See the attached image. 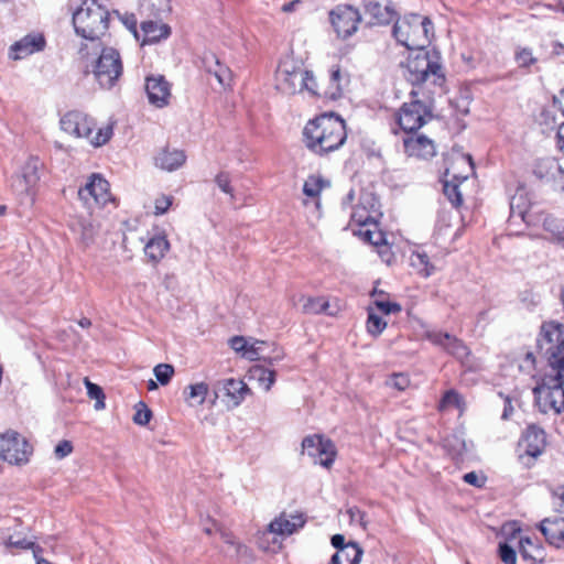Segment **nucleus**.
<instances>
[{
	"label": "nucleus",
	"instance_id": "nucleus-18",
	"mask_svg": "<svg viewBox=\"0 0 564 564\" xmlns=\"http://www.w3.org/2000/svg\"><path fill=\"white\" fill-rule=\"evenodd\" d=\"M544 446V431L536 425L528 426L519 442V449L523 454L535 458L542 454Z\"/></svg>",
	"mask_w": 564,
	"mask_h": 564
},
{
	"label": "nucleus",
	"instance_id": "nucleus-5",
	"mask_svg": "<svg viewBox=\"0 0 564 564\" xmlns=\"http://www.w3.org/2000/svg\"><path fill=\"white\" fill-rule=\"evenodd\" d=\"M393 36L406 48L421 51L431 43L434 28L427 17L411 13L395 21Z\"/></svg>",
	"mask_w": 564,
	"mask_h": 564
},
{
	"label": "nucleus",
	"instance_id": "nucleus-42",
	"mask_svg": "<svg viewBox=\"0 0 564 564\" xmlns=\"http://www.w3.org/2000/svg\"><path fill=\"white\" fill-rule=\"evenodd\" d=\"M445 448L457 460H463L467 453V443L458 435H453L445 440Z\"/></svg>",
	"mask_w": 564,
	"mask_h": 564
},
{
	"label": "nucleus",
	"instance_id": "nucleus-9",
	"mask_svg": "<svg viewBox=\"0 0 564 564\" xmlns=\"http://www.w3.org/2000/svg\"><path fill=\"white\" fill-rule=\"evenodd\" d=\"M32 447L28 441L14 431L0 435V457L12 465H23L29 462Z\"/></svg>",
	"mask_w": 564,
	"mask_h": 564
},
{
	"label": "nucleus",
	"instance_id": "nucleus-45",
	"mask_svg": "<svg viewBox=\"0 0 564 564\" xmlns=\"http://www.w3.org/2000/svg\"><path fill=\"white\" fill-rule=\"evenodd\" d=\"M84 383L86 386L88 397L96 401L94 408L97 411L104 410L105 409V393H104L102 389L98 384L89 381L88 378L84 379Z\"/></svg>",
	"mask_w": 564,
	"mask_h": 564
},
{
	"label": "nucleus",
	"instance_id": "nucleus-19",
	"mask_svg": "<svg viewBox=\"0 0 564 564\" xmlns=\"http://www.w3.org/2000/svg\"><path fill=\"white\" fill-rule=\"evenodd\" d=\"M427 338L432 344L442 347L459 360H464L469 355L468 347L460 339L447 333L431 332L427 334Z\"/></svg>",
	"mask_w": 564,
	"mask_h": 564
},
{
	"label": "nucleus",
	"instance_id": "nucleus-50",
	"mask_svg": "<svg viewBox=\"0 0 564 564\" xmlns=\"http://www.w3.org/2000/svg\"><path fill=\"white\" fill-rule=\"evenodd\" d=\"M152 417L151 410L143 402L137 404V410L133 415V422L138 425H147Z\"/></svg>",
	"mask_w": 564,
	"mask_h": 564
},
{
	"label": "nucleus",
	"instance_id": "nucleus-51",
	"mask_svg": "<svg viewBox=\"0 0 564 564\" xmlns=\"http://www.w3.org/2000/svg\"><path fill=\"white\" fill-rule=\"evenodd\" d=\"M444 194L448 198V200L452 203L454 207H458L463 203L462 194L458 189L457 184H452L449 182H445L444 184Z\"/></svg>",
	"mask_w": 564,
	"mask_h": 564
},
{
	"label": "nucleus",
	"instance_id": "nucleus-29",
	"mask_svg": "<svg viewBox=\"0 0 564 564\" xmlns=\"http://www.w3.org/2000/svg\"><path fill=\"white\" fill-rule=\"evenodd\" d=\"M185 161L186 155L181 150H163L155 158L156 166L169 172L180 169Z\"/></svg>",
	"mask_w": 564,
	"mask_h": 564
},
{
	"label": "nucleus",
	"instance_id": "nucleus-31",
	"mask_svg": "<svg viewBox=\"0 0 564 564\" xmlns=\"http://www.w3.org/2000/svg\"><path fill=\"white\" fill-rule=\"evenodd\" d=\"M141 31L143 33L142 44H149L165 39L170 34V28L160 22L144 21L141 23Z\"/></svg>",
	"mask_w": 564,
	"mask_h": 564
},
{
	"label": "nucleus",
	"instance_id": "nucleus-20",
	"mask_svg": "<svg viewBox=\"0 0 564 564\" xmlns=\"http://www.w3.org/2000/svg\"><path fill=\"white\" fill-rule=\"evenodd\" d=\"M145 90L150 104L158 108H162L169 104L171 97V87L166 79L159 76H151L147 78Z\"/></svg>",
	"mask_w": 564,
	"mask_h": 564
},
{
	"label": "nucleus",
	"instance_id": "nucleus-16",
	"mask_svg": "<svg viewBox=\"0 0 564 564\" xmlns=\"http://www.w3.org/2000/svg\"><path fill=\"white\" fill-rule=\"evenodd\" d=\"M249 392L250 389L242 380L234 378L223 379L214 384V401L221 394L228 399L232 406H238Z\"/></svg>",
	"mask_w": 564,
	"mask_h": 564
},
{
	"label": "nucleus",
	"instance_id": "nucleus-34",
	"mask_svg": "<svg viewBox=\"0 0 564 564\" xmlns=\"http://www.w3.org/2000/svg\"><path fill=\"white\" fill-rule=\"evenodd\" d=\"M70 229L75 234L79 235L80 240L85 245H88L93 240V238L96 234V225L94 224V221L90 218H86V217L76 218L70 224Z\"/></svg>",
	"mask_w": 564,
	"mask_h": 564
},
{
	"label": "nucleus",
	"instance_id": "nucleus-55",
	"mask_svg": "<svg viewBox=\"0 0 564 564\" xmlns=\"http://www.w3.org/2000/svg\"><path fill=\"white\" fill-rule=\"evenodd\" d=\"M33 543H34L33 541H30L25 538L14 539L13 535H10L4 540V545L7 549L17 547V549H22V550H28V549L33 547Z\"/></svg>",
	"mask_w": 564,
	"mask_h": 564
},
{
	"label": "nucleus",
	"instance_id": "nucleus-28",
	"mask_svg": "<svg viewBox=\"0 0 564 564\" xmlns=\"http://www.w3.org/2000/svg\"><path fill=\"white\" fill-rule=\"evenodd\" d=\"M364 554L362 549L356 542H349L346 547L336 551L328 564H359Z\"/></svg>",
	"mask_w": 564,
	"mask_h": 564
},
{
	"label": "nucleus",
	"instance_id": "nucleus-13",
	"mask_svg": "<svg viewBox=\"0 0 564 564\" xmlns=\"http://www.w3.org/2000/svg\"><path fill=\"white\" fill-rule=\"evenodd\" d=\"M304 78V68L290 61L282 62L275 73V88L288 96L302 93Z\"/></svg>",
	"mask_w": 564,
	"mask_h": 564
},
{
	"label": "nucleus",
	"instance_id": "nucleus-39",
	"mask_svg": "<svg viewBox=\"0 0 564 564\" xmlns=\"http://www.w3.org/2000/svg\"><path fill=\"white\" fill-rule=\"evenodd\" d=\"M343 83H347L345 77L343 76L339 68H333L329 76V86L324 91V95L326 97H329L332 99H337L341 96L344 85Z\"/></svg>",
	"mask_w": 564,
	"mask_h": 564
},
{
	"label": "nucleus",
	"instance_id": "nucleus-57",
	"mask_svg": "<svg viewBox=\"0 0 564 564\" xmlns=\"http://www.w3.org/2000/svg\"><path fill=\"white\" fill-rule=\"evenodd\" d=\"M173 197L167 195H161L154 202L155 215H163L167 212L172 205Z\"/></svg>",
	"mask_w": 564,
	"mask_h": 564
},
{
	"label": "nucleus",
	"instance_id": "nucleus-38",
	"mask_svg": "<svg viewBox=\"0 0 564 564\" xmlns=\"http://www.w3.org/2000/svg\"><path fill=\"white\" fill-rule=\"evenodd\" d=\"M410 263L424 278L432 275L435 270L434 265L430 262L429 256L423 251L412 252Z\"/></svg>",
	"mask_w": 564,
	"mask_h": 564
},
{
	"label": "nucleus",
	"instance_id": "nucleus-47",
	"mask_svg": "<svg viewBox=\"0 0 564 564\" xmlns=\"http://www.w3.org/2000/svg\"><path fill=\"white\" fill-rule=\"evenodd\" d=\"M387 327V322L377 315L371 308L368 310L367 330L373 336L380 335Z\"/></svg>",
	"mask_w": 564,
	"mask_h": 564
},
{
	"label": "nucleus",
	"instance_id": "nucleus-25",
	"mask_svg": "<svg viewBox=\"0 0 564 564\" xmlns=\"http://www.w3.org/2000/svg\"><path fill=\"white\" fill-rule=\"evenodd\" d=\"M218 533L220 534L221 540L228 546L226 551L227 556L236 557V558H250L251 552L247 545L241 543L236 539L232 532L218 528Z\"/></svg>",
	"mask_w": 564,
	"mask_h": 564
},
{
	"label": "nucleus",
	"instance_id": "nucleus-53",
	"mask_svg": "<svg viewBox=\"0 0 564 564\" xmlns=\"http://www.w3.org/2000/svg\"><path fill=\"white\" fill-rule=\"evenodd\" d=\"M375 306L384 314H392V313H399L401 312L402 307L397 302H390V301H380L379 299L373 300Z\"/></svg>",
	"mask_w": 564,
	"mask_h": 564
},
{
	"label": "nucleus",
	"instance_id": "nucleus-33",
	"mask_svg": "<svg viewBox=\"0 0 564 564\" xmlns=\"http://www.w3.org/2000/svg\"><path fill=\"white\" fill-rule=\"evenodd\" d=\"M209 392V386L206 382H196L187 386L184 391V400L189 406L203 405Z\"/></svg>",
	"mask_w": 564,
	"mask_h": 564
},
{
	"label": "nucleus",
	"instance_id": "nucleus-3",
	"mask_svg": "<svg viewBox=\"0 0 564 564\" xmlns=\"http://www.w3.org/2000/svg\"><path fill=\"white\" fill-rule=\"evenodd\" d=\"M79 54L87 59L90 55H95L86 66L101 88H112L122 76L123 64L118 50L101 46V43L97 50H94L93 45L85 43L80 46Z\"/></svg>",
	"mask_w": 564,
	"mask_h": 564
},
{
	"label": "nucleus",
	"instance_id": "nucleus-14",
	"mask_svg": "<svg viewBox=\"0 0 564 564\" xmlns=\"http://www.w3.org/2000/svg\"><path fill=\"white\" fill-rule=\"evenodd\" d=\"M330 22L337 35L346 39L357 31L360 14L351 6H337L330 12Z\"/></svg>",
	"mask_w": 564,
	"mask_h": 564
},
{
	"label": "nucleus",
	"instance_id": "nucleus-4",
	"mask_svg": "<svg viewBox=\"0 0 564 564\" xmlns=\"http://www.w3.org/2000/svg\"><path fill=\"white\" fill-rule=\"evenodd\" d=\"M73 24L75 32L97 50L108 30L109 12L97 0H84L73 13Z\"/></svg>",
	"mask_w": 564,
	"mask_h": 564
},
{
	"label": "nucleus",
	"instance_id": "nucleus-49",
	"mask_svg": "<svg viewBox=\"0 0 564 564\" xmlns=\"http://www.w3.org/2000/svg\"><path fill=\"white\" fill-rule=\"evenodd\" d=\"M386 384L390 388L397 389L398 391H404L410 386V378L408 375L402 372L393 373L386 381Z\"/></svg>",
	"mask_w": 564,
	"mask_h": 564
},
{
	"label": "nucleus",
	"instance_id": "nucleus-21",
	"mask_svg": "<svg viewBox=\"0 0 564 564\" xmlns=\"http://www.w3.org/2000/svg\"><path fill=\"white\" fill-rule=\"evenodd\" d=\"M324 187V181L319 176L311 175L307 177L303 185V193L305 196L311 198V200H304L305 207L311 210L315 218H321V200L319 194Z\"/></svg>",
	"mask_w": 564,
	"mask_h": 564
},
{
	"label": "nucleus",
	"instance_id": "nucleus-10",
	"mask_svg": "<svg viewBox=\"0 0 564 564\" xmlns=\"http://www.w3.org/2000/svg\"><path fill=\"white\" fill-rule=\"evenodd\" d=\"M432 118L430 108L421 100L404 102L397 113V122L404 132H414Z\"/></svg>",
	"mask_w": 564,
	"mask_h": 564
},
{
	"label": "nucleus",
	"instance_id": "nucleus-8",
	"mask_svg": "<svg viewBox=\"0 0 564 564\" xmlns=\"http://www.w3.org/2000/svg\"><path fill=\"white\" fill-rule=\"evenodd\" d=\"M78 197L90 212L112 200L108 181L98 173L88 176L85 185L78 189Z\"/></svg>",
	"mask_w": 564,
	"mask_h": 564
},
{
	"label": "nucleus",
	"instance_id": "nucleus-64",
	"mask_svg": "<svg viewBox=\"0 0 564 564\" xmlns=\"http://www.w3.org/2000/svg\"><path fill=\"white\" fill-rule=\"evenodd\" d=\"M122 23L126 28L133 33L134 37L139 40V33L137 30V18L134 14H127L122 18Z\"/></svg>",
	"mask_w": 564,
	"mask_h": 564
},
{
	"label": "nucleus",
	"instance_id": "nucleus-24",
	"mask_svg": "<svg viewBox=\"0 0 564 564\" xmlns=\"http://www.w3.org/2000/svg\"><path fill=\"white\" fill-rule=\"evenodd\" d=\"M540 530L549 544L561 547L564 544V519L561 517L546 518L540 524Z\"/></svg>",
	"mask_w": 564,
	"mask_h": 564
},
{
	"label": "nucleus",
	"instance_id": "nucleus-32",
	"mask_svg": "<svg viewBox=\"0 0 564 564\" xmlns=\"http://www.w3.org/2000/svg\"><path fill=\"white\" fill-rule=\"evenodd\" d=\"M170 249V243L165 236H155L151 238L145 247H144V253L149 258V260L153 263L160 262L167 250Z\"/></svg>",
	"mask_w": 564,
	"mask_h": 564
},
{
	"label": "nucleus",
	"instance_id": "nucleus-44",
	"mask_svg": "<svg viewBox=\"0 0 564 564\" xmlns=\"http://www.w3.org/2000/svg\"><path fill=\"white\" fill-rule=\"evenodd\" d=\"M555 172L562 173V167L558 164V162L553 158L543 159L539 163L538 170H536V173L541 177H550V178L555 177Z\"/></svg>",
	"mask_w": 564,
	"mask_h": 564
},
{
	"label": "nucleus",
	"instance_id": "nucleus-63",
	"mask_svg": "<svg viewBox=\"0 0 564 564\" xmlns=\"http://www.w3.org/2000/svg\"><path fill=\"white\" fill-rule=\"evenodd\" d=\"M347 513L349 514L351 523H357L364 529H366V522L364 520L365 513L361 510H359L358 508H350L347 511Z\"/></svg>",
	"mask_w": 564,
	"mask_h": 564
},
{
	"label": "nucleus",
	"instance_id": "nucleus-26",
	"mask_svg": "<svg viewBox=\"0 0 564 564\" xmlns=\"http://www.w3.org/2000/svg\"><path fill=\"white\" fill-rule=\"evenodd\" d=\"M365 9L378 24L389 23L394 15L387 0H365Z\"/></svg>",
	"mask_w": 564,
	"mask_h": 564
},
{
	"label": "nucleus",
	"instance_id": "nucleus-61",
	"mask_svg": "<svg viewBox=\"0 0 564 564\" xmlns=\"http://www.w3.org/2000/svg\"><path fill=\"white\" fill-rule=\"evenodd\" d=\"M248 341L249 339L242 336H235L229 340V345L236 352H241L243 357L245 351L247 350Z\"/></svg>",
	"mask_w": 564,
	"mask_h": 564
},
{
	"label": "nucleus",
	"instance_id": "nucleus-12",
	"mask_svg": "<svg viewBox=\"0 0 564 564\" xmlns=\"http://www.w3.org/2000/svg\"><path fill=\"white\" fill-rule=\"evenodd\" d=\"M43 163L39 158L30 156L21 169L12 183V188L18 195H24L32 204L34 202V194L37 183L40 181V171Z\"/></svg>",
	"mask_w": 564,
	"mask_h": 564
},
{
	"label": "nucleus",
	"instance_id": "nucleus-22",
	"mask_svg": "<svg viewBox=\"0 0 564 564\" xmlns=\"http://www.w3.org/2000/svg\"><path fill=\"white\" fill-rule=\"evenodd\" d=\"M403 145L408 155L419 159H430L436 153L434 142L425 135L405 138Z\"/></svg>",
	"mask_w": 564,
	"mask_h": 564
},
{
	"label": "nucleus",
	"instance_id": "nucleus-1",
	"mask_svg": "<svg viewBox=\"0 0 564 564\" xmlns=\"http://www.w3.org/2000/svg\"><path fill=\"white\" fill-rule=\"evenodd\" d=\"M538 346L547 368L541 383L533 389L536 404L543 413L561 414L564 408V330L556 322L541 327Z\"/></svg>",
	"mask_w": 564,
	"mask_h": 564
},
{
	"label": "nucleus",
	"instance_id": "nucleus-37",
	"mask_svg": "<svg viewBox=\"0 0 564 564\" xmlns=\"http://www.w3.org/2000/svg\"><path fill=\"white\" fill-rule=\"evenodd\" d=\"M249 373L250 378L256 380L264 391H269L275 382V371L263 366H253Z\"/></svg>",
	"mask_w": 564,
	"mask_h": 564
},
{
	"label": "nucleus",
	"instance_id": "nucleus-60",
	"mask_svg": "<svg viewBox=\"0 0 564 564\" xmlns=\"http://www.w3.org/2000/svg\"><path fill=\"white\" fill-rule=\"evenodd\" d=\"M303 90L308 91L311 95H319L317 90V83L313 74L305 69V78L303 84Z\"/></svg>",
	"mask_w": 564,
	"mask_h": 564
},
{
	"label": "nucleus",
	"instance_id": "nucleus-43",
	"mask_svg": "<svg viewBox=\"0 0 564 564\" xmlns=\"http://www.w3.org/2000/svg\"><path fill=\"white\" fill-rule=\"evenodd\" d=\"M452 408H456L459 411L464 410V402L462 395L455 390H448L444 393L440 404V411H446Z\"/></svg>",
	"mask_w": 564,
	"mask_h": 564
},
{
	"label": "nucleus",
	"instance_id": "nucleus-15",
	"mask_svg": "<svg viewBox=\"0 0 564 564\" xmlns=\"http://www.w3.org/2000/svg\"><path fill=\"white\" fill-rule=\"evenodd\" d=\"M46 41L42 33H30L15 41L8 51V56L12 61H21L28 56L42 52Z\"/></svg>",
	"mask_w": 564,
	"mask_h": 564
},
{
	"label": "nucleus",
	"instance_id": "nucleus-48",
	"mask_svg": "<svg viewBox=\"0 0 564 564\" xmlns=\"http://www.w3.org/2000/svg\"><path fill=\"white\" fill-rule=\"evenodd\" d=\"M153 373L159 383L166 386L174 375V367L170 364H159L154 367Z\"/></svg>",
	"mask_w": 564,
	"mask_h": 564
},
{
	"label": "nucleus",
	"instance_id": "nucleus-58",
	"mask_svg": "<svg viewBox=\"0 0 564 564\" xmlns=\"http://www.w3.org/2000/svg\"><path fill=\"white\" fill-rule=\"evenodd\" d=\"M73 452V445L69 441H61L54 448V455L57 459L67 457Z\"/></svg>",
	"mask_w": 564,
	"mask_h": 564
},
{
	"label": "nucleus",
	"instance_id": "nucleus-54",
	"mask_svg": "<svg viewBox=\"0 0 564 564\" xmlns=\"http://www.w3.org/2000/svg\"><path fill=\"white\" fill-rule=\"evenodd\" d=\"M215 183L220 188L221 192L228 194L231 198H234V189L230 185V176L226 172H220L215 177Z\"/></svg>",
	"mask_w": 564,
	"mask_h": 564
},
{
	"label": "nucleus",
	"instance_id": "nucleus-46",
	"mask_svg": "<svg viewBox=\"0 0 564 564\" xmlns=\"http://www.w3.org/2000/svg\"><path fill=\"white\" fill-rule=\"evenodd\" d=\"M543 227L545 231L550 232V237L552 239L557 241L563 239V225L561 219L555 218L552 215H546L543 219Z\"/></svg>",
	"mask_w": 564,
	"mask_h": 564
},
{
	"label": "nucleus",
	"instance_id": "nucleus-7",
	"mask_svg": "<svg viewBox=\"0 0 564 564\" xmlns=\"http://www.w3.org/2000/svg\"><path fill=\"white\" fill-rule=\"evenodd\" d=\"M406 67V78L413 85L426 84L441 87L444 83V75L436 55L421 52L408 61Z\"/></svg>",
	"mask_w": 564,
	"mask_h": 564
},
{
	"label": "nucleus",
	"instance_id": "nucleus-2",
	"mask_svg": "<svg viewBox=\"0 0 564 564\" xmlns=\"http://www.w3.org/2000/svg\"><path fill=\"white\" fill-rule=\"evenodd\" d=\"M307 149L315 154L338 150L347 139L345 121L334 115H323L306 123L303 130Z\"/></svg>",
	"mask_w": 564,
	"mask_h": 564
},
{
	"label": "nucleus",
	"instance_id": "nucleus-35",
	"mask_svg": "<svg viewBox=\"0 0 564 564\" xmlns=\"http://www.w3.org/2000/svg\"><path fill=\"white\" fill-rule=\"evenodd\" d=\"M300 302L302 303V312L304 314L327 313L329 315H334L333 312H327V308L329 307V303L323 296L312 297V296L302 295L300 297Z\"/></svg>",
	"mask_w": 564,
	"mask_h": 564
},
{
	"label": "nucleus",
	"instance_id": "nucleus-62",
	"mask_svg": "<svg viewBox=\"0 0 564 564\" xmlns=\"http://www.w3.org/2000/svg\"><path fill=\"white\" fill-rule=\"evenodd\" d=\"M521 198H522V196L512 197V199L510 202L511 217L512 218L520 217L521 219L525 220L527 210L524 208H520L519 204L517 203Z\"/></svg>",
	"mask_w": 564,
	"mask_h": 564
},
{
	"label": "nucleus",
	"instance_id": "nucleus-23",
	"mask_svg": "<svg viewBox=\"0 0 564 564\" xmlns=\"http://www.w3.org/2000/svg\"><path fill=\"white\" fill-rule=\"evenodd\" d=\"M378 215L377 203L370 195L364 196V202L354 207L351 220L365 228L376 223Z\"/></svg>",
	"mask_w": 564,
	"mask_h": 564
},
{
	"label": "nucleus",
	"instance_id": "nucleus-27",
	"mask_svg": "<svg viewBox=\"0 0 564 564\" xmlns=\"http://www.w3.org/2000/svg\"><path fill=\"white\" fill-rule=\"evenodd\" d=\"M474 171V163L469 154L458 155L446 169V176H452L455 181H465Z\"/></svg>",
	"mask_w": 564,
	"mask_h": 564
},
{
	"label": "nucleus",
	"instance_id": "nucleus-41",
	"mask_svg": "<svg viewBox=\"0 0 564 564\" xmlns=\"http://www.w3.org/2000/svg\"><path fill=\"white\" fill-rule=\"evenodd\" d=\"M517 540V531L513 530L511 536L506 542L499 543V557L505 564H517V553L513 546Z\"/></svg>",
	"mask_w": 564,
	"mask_h": 564
},
{
	"label": "nucleus",
	"instance_id": "nucleus-17",
	"mask_svg": "<svg viewBox=\"0 0 564 564\" xmlns=\"http://www.w3.org/2000/svg\"><path fill=\"white\" fill-rule=\"evenodd\" d=\"M306 519L303 513H281L270 524L268 532L276 535H291L299 529L303 528Z\"/></svg>",
	"mask_w": 564,
	"mask_h": 564
},
{
	"label": "nucleus",
	"instance_id": "nucleus-11",
	"mask_svg": "<svg viewBox=\"0 0 564 564\" xmlns=\"http://www.w3.org/2000/svg\"><path fill=\"white\" fill-rule=\"evenodd\" d=\"M303 453H306L315 464L325 468L332 467L337 455L335 444L322 435H308L302 441Z\"/></svg>",
	"mask_w": 564,
	"mask_h": 564
},
{
	"label": "nucleus",
	"instance_id": "nucleus-56",
	"mask_svg": "<svg viewBox=\"0 0 564 564\" xmlns=\"http://www.w3.org/2000/svg\"><path fill=\"white\" fill-rule=\"evenodd\" d=\"M517 531V540L516 543L519 544V552L524 558H534V555L530 553L529 549L532 546V541L530 538H520L518 534L520 533L519 529H514Z\"/></svg>",
	"mask_w": 564,
	"mask_h": 564
},
{
	"label": "nucleus",
	"instance_id": "nucleus-36",
	"mask_svg": "<svg viewBox=\"0 0 564 564\" xmlns=\"http://www.w3.org/2000/svg\"><path fill=\"white\" fill-rule=\"evenodd\" d=\"M205 61L206 63L208 61L213 62V65H207L206 68L207 72L217 79L220 86H223L224 88L230 86L232 78L231 70L227 66L221 65L214 55H212L209 58H206Z\"/></svg>",
	"mask_w": 564,
	"mask_h": 564
},
{
	"label": "nucleus",
	"instance_id": "nucleus-59",
	"mask_svg": "<svg viewBox=\"0 0 564 564\" xmlns=\"http://www.w3.org/2000/svg\"><path fill=\"white\" fill-rule=\"evenodd\" d=\"M463 479L466 484L481 488L486 482V477L482 475L477 474L476 471L467 473L463 476Z\"/></svg>",
	"mask_w": 564,
	"mask_h": 564
},
{
	"label": "nucleus",
	"instance_id": "nucleus-30",
	"mask_svg": "<svg viewBox=\"0 0 564 564\" xmlns=\"http://www.w3.org/2000/svg\"><path fill=\"white\" fill-rule=\"evenodd\" d=\"M268 344L262 340L252 339L248 341L247 350L245 351V358L249 360H264L269 364H273V361H279L283 358V354L278 351L274 356L265 355V347Z\"/></svg>",
	"mask_w": 564,
	"mask_h": 564
},
{
	"label": "nucleus",
	"instance_id": "nucleus-40",
	"mask_svg": "<svg viewBox=\"0 0 564 564\" xmlns=\"http://www.w3.org/2000/svg\"><path fill=\"white\" fill-rule=\"evenodd\" d=\"M358 236H360L365 241L373 245L376 247L386 245L384 234L379 230L377 223L367 226L365 228H359L357 231Z\"/></svg>",
	"mask_w": 564,
	"mask_h": 564
},
{
	"label": "nucleus",
	"instance_id": "nucleus-52",
	"mask_svg": "<svg viewBox=\"0 0 564 564\" xmlns=\"http://www.w3.org/2000/svg\"><path fill=\"white\" fill-rule=\"evenodd\" d=\"M516 61L520 67H529L536 62L532 51L529 48H520L516 53Z\"/></svg>",
	"mask_w": 564,
	"mask_h": 564
},
{
	"label": "nucleus",
	"instance_id": "nucleus-6",
	"mask_svg": "<svg viewBox=\"0 0 564 564\" xmlns=\"http://www.w3.org/2000/svg\"><path fill=\"white\" fill-rule=\"evenodd\" d=\"M61 129L75 138H85L94 147L106 144L112 137V126L99 128L94 134L95 121L88 115L80 111H68L59 120Z\"/></svg>",
	"mask_w": 564,
	"mask_h": 564
}]
</instances>
